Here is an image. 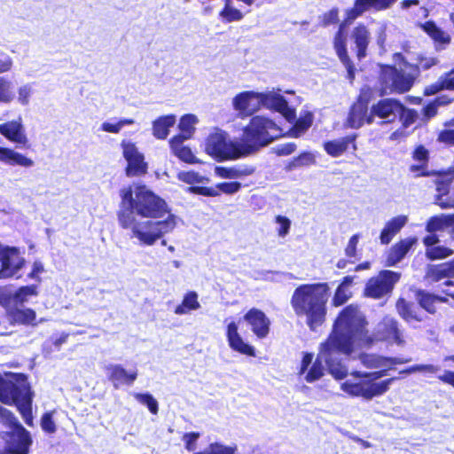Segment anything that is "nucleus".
I'll return each mask as SVG.
<instances>
[{
    "label": "nucleus",
    "instance_id": "43",
    "mask_svg": "<svg viewBox=\"0 0 454 454\" xmlns=\"http://www.w3.org/2000/svg\"><path fill=\"white\" fill-rule=\"evenodd\" d=\"M341 22L342 20L340 21V9L334 6L319 16L318 26L324 28L335 25L339 27Z\"/></svg>",
    "mask_w": 454,
    "mask_h": 454
},
{
    "label": "nucleus",
    "instance_id": "41",
    "mask_svg": "<svg viewBox=\"0 0 454 454\" xmlns=\"http://www.w3.org/2000/svg\"><path fill=\"white\" fill-rule=\"evenodd\" d=\"M200 304L198 301V294L194 291H189L184 296L182 302L175 309V313L177 315L186 314L192 310L198 309Z\"/></svg>",
    "mask_w": 454,
    "mask_h": 454
},
{
    "label": "nucleus",
    "instance_id": "10",
    "mask_svg": "<svg viewBox=\"0 0 454 454\" xmlns=\"http://www.w3.org/2000/svg\"><path fill=\"white\" fill-rule=\"evenodd\" d=\"M358 381H345L342 389L348 395L371 400L373 397L382 395L389 389V386L397 380L396 377L386 379L380 382H374L371 377L356 376Z\"/></svg>",
    "mask_w": 454,
    "mask_h": 454
},
{
    "label": "nucleus",
    "instance_id": "23",
    "mask_svg": "<svg viewBox=\"0 0 454 454\" xmlns=\"http://www.w3.org/2000/svg\"><path fill=\"white\" fill-rule=\"evenodd\" d=\"M260 103L261 106L280 113L287 120L295 116L294 110L289 107L287 100L280 94L260 92Z\"/></svg>",
    "mask_w": 454,
    "mask_h": 454
},
{
    "label": "nucleus",
    "instance_id": "26",
    "mask_svg": "<svg viewBox=\"0 0 454 454\" xmlns=\"http://www.w3.org/2000/svg\"><path fill=\"white\" fill-rule=\"evenodd\" d=\"M351 39L355 44V52L358 60L367 56V50L371 41V34L367 27L360 23L351 32Z\"/></svg>",
    "mask_w": 454,
    "mask_h": 454
},
{
    "label": "nucleus",
    "instance_id": "37",
    "mask_svg": "<svg viewBox=\"0 0 454 454\" xmlns=\"http://www.w3.org/2000/svg\"><path fill=\"white\" fill-rule=\"evenodd\" d=\"M254 172V168L253 167H224V166H217L215 168V173L221 178L226 179H234L239 178L242 176H247L252 175Z\"/></svg>",
    "mask_w": 454,
    "mask_h": 454
},
{
    "label": "nucleus",
    "instance_id": "9",
    "mask_svg": "<svg viewBox=\"0 0 454 454\" xmlns=\"http://www.w3.org/2000/svg\"><path fill=\"white\" fill-rule=\"evenodd\" d=\"M205 151L216 161L245 157L240 143L229 141L224 132L209 134L206 139Z\"/></svg>",
    "mask_w": 454,
    "mask_h": 454
},
{
    "label": "nucleus",
    "instance_id": "14",
    "mask_svg": "<svg viewBox=\"0 0 454 454\" xmlns=\"http://www.w3.org/2000/svg\"><path fill=\"white\" fill-rule=\"evenodd\" d=\"M24 264L18 248L0 244V279L15 277Z\"/></svg>",
    "mask_w": 454,
    "mask_h": 454
},
{
    "label": "nucleus",
    "instance_id": "25",
    "mask_svg": "<svg viewBox=\"0 0 454 454\" xmlns=\"http://www.w3.org/2000/svg\"><path fill=\"white\" fill-rule=\"evenodd\" d=\"M414 296L419 307L431 315L437 312L438 304L448 302L447 297L433 294L425 289L415 290Z\"/></svg>",
    "mask_w": 454,
    "mask_h": 454
},
{
    "label": "nucleus",
    "instance_id": "50",
    "mask_svg": "<svg viewBox=\"0 0 454 454\" xmlns=\"http://www.w3.org/2000/svg\"><path fill=\"white\" fill-rule=\"evenodd\" d=\"M177 178L179 181L185 183L187 184H191V186H195V184L208 182L209 179L206 176L200 175L198 172L194 170L189 171H181L177 174Z\"/></svg>",
    "mask_w": 454,
    "mask_h": 454
},
{
    "label": "nucleus",
    "instance_id": "5",
    "mask_svg": "<svg viewBox=\"0 0 454 454\" xmlns=\"http://www.w3.org/2000/svg\"><path fill=\"white\" fill-rule=\"evenodd\" d=\"M168 214L165 220L148 221L144 225V244L153 245L160 239L162 246L167 242L163 238L165 234L170 233L176 228V217L170 214V209L162 198L151 191L144 189V217L160 218Z\"/></svg>",
    "mask_w": 454,
    "mask_h": 454
},
{
    "label": "nucleus",
    "instance_id": "38",
    "mask_svg": "<svg viewBox=\"0 0 454 454\" xmlns=\"http://www.w3.org/2000/svg\"><path fill=\"white\" fill-rule=\"evenodd\" d=\"M197 121V117L192 114L183 115L178 123L179 133L174 137H179L180 139H190L195 132L194 125Z\"/></svg>",
    "mask_w": 454,
    "mask_h": 454
},
{
    "label": "nucleus",
    "instance_id": "47",
    "mask_svg": "<svg viewBox=\"0 0 454 454\" xmlns=\"http://www.w3.org/2000/svg\"><path fill=\"white\" fill-rule=\"evenodd\" d=\"M37 294L35 286H27L19 288L18 290H12L13 295V306L22 304L26 302L29 297L35 296Z\"/></svg>",
    "mask_w": 454,
    "mask_h": 454
},
{
    "label": "nucleus",
    "instance_id": "28",
    "mask_svg": "<svg viewBox=\"0 0 454 454\" xmlns=\"http://www.w3.org/2000/svg\"><path fill=\"white\" fill-rule=\"evenodd\" d=\"M106 370L109 380L115 388L124 385H131L137 377V372H128L119 364L108 365Z\"/></svg>",
    "mask_w": 454,
    "mask_h": 454
},
{
    "label": "nucleus",
    "instance_id": "55",
    "mask_svg": "<svg viewBox=\"0 0 454 454\" xmlns=\"http://www.w3.org/2000/svg\"><path fill=\"white\" fill-rule=\"evenodd\" d=\"M42 429L48 434H54L57 430L53 420V411L44 413L41 418Z\"/></svg>",
    "mask_w": 454,
    "mask_h": 454
},
{
    "label": "nucleus",
    "instance_id": "18",
    "mask_svg": "<svg viewBox=\"0 0 454 454\" xmlns=\"http://www.w3.org/2000/svg\"><path fill=\"white\" fill-rule=\"evenodd\" d=\"M241 188V183L238 181H231L218 183L215 187L189 186L187 187L186 192L191 194L201 195L205 197H218L221 195V193L227 195L237 193Z\"/></svg>",
    "mask_w": 454,
    "mask_h": 454
},
{
    "label": "nucleus",
    "instance_id": "1",
    "mask_svg": "<svg viewBox=\"0 0 454 454\" xmlns=\"http://www.w3.org/2000/svg\"><path fill=\"white\" fill-rule=\"evenodd\" d=\"M356 331H353L345 323L333 320L332 330L326 339L320 343L319 351L313 361L314 355L305 352L302 356L298 375H304V380L312 383L320 380L325 374V364L328 372L336 380H342L348 375V369L342 364L340 355L351 356L353 347L358 342Z\"/></svg>",
    "mask_w": 454,
    "mask_h": 454
},
{
    "label": "nucleus",
    "instance_id": "36",
    "mask_svg": "<svg viewBox=\"0 0 454 454\" xmlns=\"http://www.w3.org/2000/svg\"><path fill=\"white\" fill-rule=\"evenodd\" d=\"M434 176H435L434 184L438 192V200H441V197L449 193L450 187L454 181V168H450L444 171H436Z\"/></svg>",
    "mask_w": 454,
    "mask_h": 454
},
{
    "label": "nucleus",
    "instance_id": "49",
    "mask_svg": "<svg viewBox=\"0 0 454 454\" xmlns=\"http://www.w3.org/2000/svg\"><path fill=\"white\" fill-rule=\"evenodd\" d=\"M402 108L398 110L397 117L402 121L403 128H408L417 121L419 114L415 109L408 108L403 103Z\"/></svg>",
    "mask_w": 454,
    "mask_h": 454
},
{
    "label": "nucleus",
    "instance_id": "16",
    "mask_svg": "<svg viewBox=\"0 0 454 454\" xmlns=\"http://www.w3.org/2000/svg\"><path fill=\"white\" fill-rule=\"evenodd\" d=\"M243 320L250 326L257 339H265L270 331V319L258 308L249 309L243 316Z\"/></svg>",
    "mask_w": 454,
    "mask_h": 454
},
{
    "label": "nucleus",
    "instance_id": "32",
    "mask_svg": "<svg viewBox=\"0 0 454 454\" xmlns=\"http://www.w3.org/2000/svg\"><path fill=\"white\" fill-rule=\"evenodd\" d=\"M357 134H351L340 139L329 140L324 143V149L326 153L332 157H339L348 148V145L352 144V149L356 150V139Z\"/></svg>",
    "mask_w": 454,
    "mask_h": 454
},
{
    "label": "nucleus",
    "instance_id": "17",
    "mask_svg": "<svg viewBox=\"0 0 454 454\" xmlns=\"http://www.w3.org/2000/svg\"><path fill=\"white\" fill-rule=\"evenodd\" d=\"M0 134L12 143L23 147L28 146L29 140L20 116L15 120L1 123Z\"/></svg>",
    "mask_w": 454,
    "mask_h": 454
},
{
    "label": "nucleus",
    "instance_id": "22",
    "mask_svg": "<svg viewBox=\"0 0 454 454\" xmlns=\"http://www.w3.org/2000/svg\"><path fill=\"white\" fill-rule=\"evenodd\" d=\"M233 106L245 116L252 115L260 106V92L243 91L237 94L233 98Z\"/></svg>",
    "mask_w": 454,
    "mask_h": 454
},
{
    "label": "nucleus",
    "instance_id": "40",
    "mask_svg": "<svg viewBox=\"0 0 454 454\" xmlns=\"http://www.w3.org/2000/svg\"><path fill=\"white\" fill-rule=\"evenodd\" d=\"M8 317L12 323L35 325L33 322L35 320V312L31 309H10L8 311Z\"/></svg>",
    "mask_w": 454,
    "mask_h": 454
},
{
    "label": "nucleus",
    "instance_id": "60",
    "mask_svg": "<svg viewBox=\"0 0 454 454\" xmlns=\"http://www.w3.org/2000/svg\"><path fill=\"white\" fill-rule=\"evenodd\" d=\"M420 114L422 115V120L427 121L437 115L438 107L432 102V100H429L421 108Z\"/></svg>",
    "mask_w": 454,
    "mask_h": 454
},
{
    "label": "nucleus",
    "instance_id": "63",
    "mask_svg": "<svg viewBox=\"0 0 454 454\" xmlns=\"http://www.w3.org/2000/svg\"><path fill=\"white\" fill-rule=\"evenodd\" d=\"M358 240H359L358 234H354L353 236L350 237V239L348 242V245L345 248V254L348 257L351 258V257H355L356 255V247L358 244Z\"/></svg>",
    "mask_w": 454,
    "mask_h": 454
},
{
    "label": "nucleus",
    "instance_id": "34",
    "mask_svg": "<svg viewBox=\"0 0 454 454\" xmlns=\"http://www.w3.org/2000/svg\"><path fill=\"white\" fill-rule=\"evenodd\" d=\"M406 222L407 217L405 215L395 216L387 222L380 235V243L383 245L389 244L393 238L405 225Z\"/></svg>",
    "mask_w": 454,
    "mask_h": 454
},
{
    "label": "nucleus",
    "instance_id": "3",
    "mask_svg": "<svg viewBox=\"0 0 454 454\" xmlns=\"http://www.w3.org/2000/svg\"><path fill=\"white\" fill-rule=\"evenodd\" d=\"M330 295L327 282L301 284L294 290L290 304L295 316L304 318L310 331H316L326 321Z\"/></svg>",
    "mask_w": 454,
    "mask_h": 454
},
{
    "label": "nucleus",
    "instance_id": "59",
    "mask_svg": "<svg viewBox=\"0 0 454 454\" xmlns=\"http://www.w3.org/2000/svg\"><path fill=\"white\" fill-rule=\"evenodd\" d=\"M33 89L30 84H24L18 90V102L22 106H27L29 103Z\"/></svg>",
    "mask_w": 454,
    "mask_h": 454
},
{
    "label": "nucleus",
    "instance_id": "11",
    "mask_svg": "<svg viewBox=\"0 0 454 454\" xmlns=\"http://www.w3.org/2000/svg\"><path fill=\"white\" fill-rule=\"evenodd\" d=\"M400 278V272L382 270L376 276L371 277L366 281L364 295L375 300L390 296Z\"/></svg>",
    "mask_w": 454,
    "mask_h": 454
},
{
    "label": "nucleus",
    "instance_id": "48",
    "mask_svg": "<svg viewBox=\"0 0 454 454\" xmlns=\"http://www.w3.org/2000/svg\"><path fill=\"white\" fill-rule=\"evenodd\" d=\"M454 254V250L444 246L426 248V257L430 261L442 260Z\"/></svg>",
    "mask_w": 454,
    "mask_h": 454
},
{
    "label": "nucleus",
    "instance_id": "30",
    "mask_svg": "<svg viewBox=\"0 0 454 454\" xmlns=\"http://www.w3.org/2000/svg\"><path fill=\"white\" fill-rule=\"evenodd\" d=\"M441 91H454V67L442 73L434 82L426 86L423 95L433 96Z\"/></svg>",
    "mask_w": 454,
    "mask_h": 454
},
{
    "label": "nucleus",
    "instance_id": "64",
    "mask_svg": "<svg viewBox=\"0 0 454 454\" xmlns=\"http://www.w3.org/2000/svg\"><path fill=\"white\" fill-rule=\"evenodd\" d=\"M144 404L146 405L149 411L156 415L159 411V404L157 400L149 393H144Z\"/></svg>",
    "mask_w": 454,
    "mask_h": 454
},
{
    "label": "nucleus",
    "instance_id": "52",
    "mask_svg": "<svg viewBox=\"0 0 454 454\" xmlns=\"http://www.w3.org/2000/svg\"><path fill=\"white\" fill-rule=\"evenodd\" d=\"M133 123L131 119H121L117 121H108L101 124V129L109 133H119L125 126Z\"/></svg>",
    "mask_w": 454,
    "mask_h": 454
},
{
    "label": "nucleus",
    "instance_id": "54",
    "mask_svg": "<svg viewBox=\"0 0 454 454\" xmlns=\"http://www.w3.org/2000/svg\"><path fill=\"white\" fill-rule=\"evenodd\" d=\"M409 171L413 174V177H427L436 174V170H430L428 164L418 163L409 167Z\"/></svg>",
    "mask_w": 454,
    "mask_h": 454
},
{
    "label": "nucleus",
    "instance_id": "45",
    "mask_svg": "<svg viewBox=\"0 0 454 454\" xmlns=\"http://www.w3.org/2000/svg\"><path fill=\"white\" fill-rule=\"evenodd\" d=\"M15 98L14 87L12 82L0 76V103L10 104Z\"/></svg>",
    "mask_w": 454,
    "mask_h": 454
},
{
    "label": "nucleus",
    "instance_id": "13",
    "mask_svg": "<svg viewBox=\"0 0 454 454\" xmlns=\"http://www.w3.org/2000/svg\"><path fill=\"white\" fill-rule=\"evenodd\" d=\"M380 80L382 83L389 85L392 91L402 94L411 89L415 77L405 74L398 70L395 66L386 65L381 68Z\"/></svg>",
    "mask_w": 454,
    "mask_h": 454
},
{
    "label": "nucleus",
    "instance_id": "21",
    "mask_svg": "<svg viewBox=\"0 0 454 454\" xmlns=\"http://www.w3.org/2000/svg\"><path fill=\"white\" fill-rule=\"evenodd\" d=\"M32 442L30 433L22 426H19L7 442V450L11 454H28Z\"/></svg>",
    "mask_w": 454,
    "mask_h": 454
},
{
    "label": "nucleus",
    "instance_id": "15",
    "mask_svg": "<svg viewBox=\"0 0 454 454\" xmlns=\"http://www.w3.org/2000/svg\"><path fill=\"white\" fill-rule=\"evenodd\" d=\"M402 108V102L394 98H381L370 108L369 121H374V118L380 120V124L392 123L397 118L398 110Z\"/></svg>",
    "mask_w": 454,
    "mask_h": 454
},
{
    "label": "nucleus",
    "instance_id": "6",
    "mask_svg": "<svg viewBox=\"0 0 454 454\" xmlns=\"http://www.w3.org/2000/svg\"><path fill=\"white\" fill-rule=\"evenodd\" d=\"M0 402L8 405L15 404L25 422L30 424L32 397L29 384L24 374L0 373Z\"/></svg>",
    "mask_w": 454,
    "mask_h": 454
},
{
    "label": "nucleus",
    "instance_id": "29",
    "mask_svg": "<svg viewBox=\"0 0 454 454\" xmlns=\"http://www.w3.org/2000/svg\"><path fill=\"white\" fill-rule=\"evenodd\" d=\"M395 309L400 317L409 324L413 322L420 323L424 320L419 307L403 297H399L396 300Z\"/></svg>",
    "mask_w": 454,
    "mask_h": 454
},
{
    "label": "nucleus",
    "instance_id": "57",
    "mask_svg": "<svg viewBox=\"0 0 454 454\" xmlns=\"http://www.w3.org/2000/svg\"><path fill=\"white\" fill-rule=\"evenodd\" d=\"M411 158L419 163L428 164L429 152L423 145H419L413 150Z\"/></svg>",
    "mask_w": 454,
    "mask_h": 454
},
{
    "label": "nucleus",
    "instance_id": "35",
    "mask_svg": "<svg viewBox=\"0 0 454 454\" xmlns=\"http://www.w3.org/2000/svg\"><path fill=\"white\" fill-rule=\"evenodd\" d=\"M176 122V116L173 114L158 117L153 122V134L158 139H165L169 134L170 128Z\"/></svg>",
    "mask_w": 454,
    "mask_h": 454
},
{
    "label": "nucleus",
    "instance_id": "7",
    "mask_svg": "<svg viewBox=\"0 0 454 454\" xmlns=\"http://www.w3.org/2000/svg\"><path fill=\"white\" fill-rule=\"evenodd\" d=\"M281 129L270 119L255 115L243 129L240 145L245 156L269 145L280 136Z\"/></svg>",
    "mask_w": 454,
    "mask_h": 454
},
{
    "label": "nucleus",
    "instance_id": "39",
    "mask_svg": "<svg viewBox=\"0 0 454 454\" xmlns=\"http://www.w3.org/2000/svg\"><path fill=\"white\" fill-rule=\"evenodd\" d=\"M362 362L369 368L379 367L385 363H388L391 365L406 364L411 361V358H398V357H374L370 355H363L361 356Z\"/></svg>",
    "mask_w": 454,
    "mask_h": 454
},
{
    "label": "nucleus",
    "instance_id": "53",
    "mask_svg": "<svg viewBox=\"0 0 454 454\" xmlns=\"http://www.w3.org/2000/svg\"><path fill=\"white\" fill-rule=\"evenodd\" d=\"M439 59L436 57H427L424 55H419L417 58V63L415 65L416 74H419L420 71H427L433 67L438 65Z\"/></svg>",
    "mask_w": 454,
    "mask_h": 454
},
{
    "label": "nucleus",
    "instance_id": "62",
    "mask_svg": "<svg viewBox=\"0 0 454 454\" xmlns=\"http://www.w3.org/2000/svg\"><path fill=\"white\" fill-rule=\"evenodd\" d=\"M0 304L4 307L13 306L12 290L9 288L0 289Z\"/></svg>",
    "mask_w": 454,
    "mask_h": 454
},
{
    "label": "nucleus",
    "instance_id": "56",
    "mask_svg": "<svg viewBox=\"0 0 454 454\" xmlns=\"http://www.w3.org/2000/svg\"><path fill=\"white\" fill-rule=\"evenodd\" d=\"M438 367L434 364H414L400 372V374H410L416 372H425L429 373H435L438 372Z\"/></svg>",
    "mask_w": 454,
    "mask_h": 454
},
{
    "label": "nucleus",
    "instance_id": "19",
    "mask_svg": "<svg viewBox=\"0 0 454 454\" xmlns=\"http://www.w3.org/2000/svg\"><path fill=\"white\" fill-rule=\"evenodd\" d=\"M420 29L432 40L436 51L446 49L451 43L450 35L429 20L419 25Z\"/></svg>",
    "mask_w": 454,
    "mask_h": 454
},
{
    "label": "nucleus",
    "instance_id": "33",
    "mask_svg": "<svg viewBox=\"0 0 454 454\" xmlns=\"http://www.w3.org/2000/svg\"><path fill=\"white\" fill-rule=\"evenodd\" d=\"M186 139H180L179 137H172L168 143L171 153L181 161L188 164H198L200 160L196 158L192 149L184 145Z\"/></svg>",
    "mask_w": 454,
    "mask_h": 454
},
{
    "label": "nucleus",
    "instance_id": "24",
    "mask_svg": "<svg viewBox=\"0 0 454 454\" xmlns=\"http://www.w3.org/2000/svg\"><path fill=\"white\" fill-rule=\"evenodd\" d=\"M121 147L123 157L128 163L126 175L129 177L139 176L142 172V154L137 147L129 141H122Z\"/></svg>",
    "mask_w": 454,
    "mask_h": 454
},
{
    "label": "nucleus",
    "instance_id": "12",
    "mask_svg": "<svg viewBox=\"0 0 454 454\" xmlns=\"http://www.w3.org/2000/svg\"><path fill=\"white\" fill-rule=\"evenodd\" d=\"M373 98V90L370 87H364L356 101L349 107L348 116L345 120L344 126L350 129H359L364 124H372L369 121L370 111L369 104Z\"/></svg>",
    "mask_w": 454,
    "mask_h": 454
},
{
    "label": "nucleus",
    "instance_id": "46",
    "mask_svg": "<svg viewBox=\"0 0 454 454\" xmlns=\"http://www.w3.org/2000/svg\"><path fill=\"white\" fill-rule=\"evenodd\" d=\"M425 278L431 282H439L442 279L448 278L444 262L428 265Z\"/></svg>",
    "mask_w": 454,
    "mask_h": 454
},
{
    "label": "nucleus",
    "instance_id": "51",
    "mask_svg": "<svg viewBox=\"0 0 454 454\" xmlns=\"http://www.w3.org/2000/svg\"><path fill=\"white\" fill-rule=\"evenodd\" d=\"M351 297L352 293L349 289L338 286L331 300V304L333 307H340L344 305Z\"/></svg>",
    "mask_w": 454,
    "mask_h": 454
},
{
    "label": "nucleus",
    "instance_id": "58",
    "mask_svg": "<svg viewBox=\"0 0 454 454\" xmlns=\"http://www.w3.org/2000/svg\"><path fill=\"white\" fill-rule=\"evenodd\" d=\"M312 114L310 113H307L304 116L300 117L296 120L294 124V129L296 132H304L312 125Z\"/></svg>",
    "mask_w": 454,
    "mask_h": 454
},
{
    "label": "nucleus",
    "instance_id": "4",
    "mask_svg": "<svg viewBox=\"0 0 454 454\" xmlns=\"http://www.w3.org/2000/svg\"><path fill=\"white\" fill-rule=\"evenodd\" d=\"M397 0H354L353 6L345 11L342 22L333 37V47L335 53L347 70V78L352 82L356 76V66L348 51L346 27L351 25L365 12L385 11L389 9Z\"/></svg>",
    "mask_w": 454,
    "mask_h": 454
},
{
    "label": "nucleus",
    "instance_id": "42",
    "mask_svg": "<svg viewBox=\"0 0 454 454\" xmlns=\"http://www.w3.org/2000/svg\"><path fill=\"white\" fill-rule=\"evenodd\" d=\"M219 16L225 23L239 21L243 19V13L231 6V0H225L224 6L219 12Z\"/></svg>",
    "mask_w": 454,
    "mask_h": 454
},
{
    "label": "nucleus",
    "instance_id": "8",
    "mask_svg": "<svg viewBox=\"0 0 454 454\" xmlns=\"http://www.w3.org/2000/svg\"><path fill=\"white\" fill-rule=\"evenodd\" d=\"M141 219L142 185L135 184L122 191L119 222L122 228L131 231L132 237L142 241Z\"/></svg>",
    "mask_w": 454,
    "mask_h": 454
},
{
    "label": "nucleus",
    "instance_id": "2",
    "mask_svg": "<svg viewBox=\"0 0 454 454\" xmlns=\"http://www.w3.org/2000/svg\"><path fill=\"white\" fill-rule=\"evenodd\" d=\"M337 320L346 323L348 327L360 337L357 343L353 347V352L364 348H372L378 341H386L395 343L398 346L404 344L403 332L400 329L399 322L390 317H385L378 325L376 333H372L369 330V323L365 316L361 312L357 304H348L345 306L336 316Z\"/></svg>",
    "mask_w": 454,
    "mask_h": 454
},
{
    "label": "nucleus",
    "instance_id": "61",
    "mask_svg": "<svg viewBox=\"0 0 454 454\" xmlns=\"http://www.w3.org/2000/svg\"><path fill=\"white\" fill-rule=\"evenodd\" d=\"M275 220L276 223L279 224V228L278 229V236L285 237L289 232L291 221L288 217L284 215H277Z\"/></svg>",
    "mask_w": 454,
    "mask_h": 454
},
{
    "label": "nucleus",
    "instance_id": "44",
    "mask_svg": "<svg viewBox=\"0 0 454 454\" xmlns=\"http://www.w3.org/2000/svg\"><path fill=\"white\" fill-rule=\"evenodd\" d=\"M437 142L454 145V117L443 123V129L437 134Z\"/></svg>",
    "mask_w": 454,
    "mask_h": 454
},
{
    "label": "nucleus",
    "instance_id": "27",
    "mask_svg": "<svg viewBox=\"0 0 454 454\" xmlns=\"http://www.w3.org/2000/svg\"><path fill=\"white\" fill-rule=\"evenodd\" d=\"M0 162L10 167L30 168L35 166L33 159L9 147L0 146Z\"/></svg>",
    "mask_w": 454,
    "mask_h": 454
},
{
    "label": "nucleus",
    "instance_id": "20",
    "mask_svg": "<svg viewBox=\"0 0 454 454\" xmlns=\"http://www.w3.org/2000/svg\"><path fill=\"white\" fill-rule=\"evenodd\" d=\"M225 335L231 349L247 356H255V348L243 340L239 333L238 325L234 321L227 325Z\"/></svg>",
    "mask_w": 454,
    "mask_h": 454
},
{
    "label": "nucleus",
    "instance_id": "31",
    "mask_svg": "<svg viewBox=\"0 0 454 454\" xmlns=\"http://www.w3.org/2000/svg\"><path fill=\"white\" fill-rule=\"evenodd\" d=\"M418 239L416 237H410L403 239L396 242L391 247L387 256V266H394L399 262L410 249L417 243Z\"/></svg>",
    "mask_w": 454,
    "mask_h": 454
}]
</instances>
